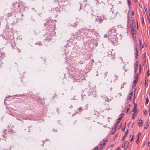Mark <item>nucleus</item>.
<instances>
[{
	"mask_svg": "<svg viewBox=\"0 0 150 150\" xmlns=\"http://www.w3.org/2000/svg\"><path fill=\"white\" fill-rule=\"evenodd\" d=\"M138 74H137L136 75H135V79H136V80H137V78H138Z\"/></svg>",
	"mask_w": 150,
	"mask_h": 150,
	"instance_id": "nucleus-23",
	"label": "nucleus"
},
{
	"mask_svg": "<svg viewBox=\"0 0 150 150\" xmlns=\"http://www.w3.org/2000/svg\"><path fill=\"white\" fill-rule=\"evenodd\" d=\"M134 51L135 52V57H137L138 56V51L137 47H134Z\"/></svg>",
	"mask_w": 150,
	"mask_h": 150,
	"instance_id": "nucleus-7",
	"label": "nucleus"
},
{
	"mask_svg": "<svg viewBox=\"0 0 150 150\" xmlns=\"http://www.w3.org/2000/svg\"><path fill=\"white\" fill-rule=\"evenodd\" d=\"M139 73H140V72H141V67H140L139 68Z\"/></svg>",
	"mask_w": 150,
	"mask_h": 150,
	"instance_id": "nucleus-41",
	"label": "nucleus"
},
{
	"mask_svg": "<svg viewBox=\"0 0 150 150\" xmlns=\"http://www.w3.org/2000/svg\"><path fill=\"white\" fill-rule=\"evenodd\" d=\"M8 132L9 133V134H13L15 133V132L12 129L8 131Z\"/></svg>",
	"mask_w": 150,
	"mask_h": 150,
	"instance_id": "nucleus-13",
	"label": "nucleus"
},
{
	"mask_svg": "<svg viewBox=\"0 0 150 150\" xmlns=\"http://www.w3.org/2000/svg\"><path fill=\"white\" fill-rule=\"evenodd\" d=\"M134 1L135 2H136V1H137V0H134Z\"/></svg>",
	"mask_w": 150,
	"mask_h": 150,
	"instance_id": "nucleus-46",
	"label": "nucleus"
},
{
	"mask_svg": "<svg viewBox=\"0 0 150 150\" xmlns=\"http://www.w3.org/2000/svg\"><path fill=\"white\" fill-rule=\"evenodd\" d=\"M138 141H139L138 140H136V143L137 144H138Z\"/></svg>",
	"mask_w": 150,
	"mask_h": 150,
	"instance_id": "nucleus-35",
	"label": "nucleus"
},
{
	"mask_svg": "<svg viewBox=\"0 0 150 150\" xmlns=\"http://www.w3.org/2000/svg\"><path fill=\"white\" fill-rule=\"evenodd\" d=\"M149 120H148L146 122V124L144 125V128L145 129H146L149 126Z\"/></svg>",
	"mask_w": 150,
	"mask_h": 150,
	"instance_id": "nucleus-4",
	"label": "nucleus"
},
{
	"mask_svg": "<svg viewBox=\"0 0 150 150\" xmlns=\"http://www.w3.org/2000/svg\"><path fill=\"white\" fill-rule=\"evenodd\" d=\"M107 139L106 138L105 139L103 140V143H102V142H101L100 143V146H102V145H103V146L105 145V143L107 142Z\"/></svg>",
	"mask_w": 150,
	"mask_h": 150,
	"instance_id": "nucleus-10",
	"label": "nucleus"
},
{
	"mask_svg": "<svg viewBox=\"0 0 150 150\" xmlns=\"http://www.w3.org/2000/svg\"><path fill=\"white\" fill-rule=\"evenodd\" d=\"M122 118V117H120L118 118V120H121Z\"/></svg>",
	"mask_w": 150,
	"mask_h": 150,
	"instance_id": "nucleus-33",
	"label": "nucleus"
},
{
	"mask_svg": "<svg viewBox=\"0 0 150 150\" xmlns=\"http://www.w3.org/2000/svg\"><path fill=\"white\" fill-rule=\"evenodd\" d=\"M128 4L129 5L130 4V2L129 0H127Z\"/></svg>",
	"mask_w": 150,
	"mask_h": 150,
	"instance_id": "nucleus-28",
	"label": "nucleus"
},
{
	"mask_svg": "<svg viewBox=\"0 0 150 150\" xmlns=\"http://www.w3.org/2000/svg\"><path fill=\"white\" fill-rule=\"evenodd\" d=\"M132 15H134V12H133V11H132Z\"/></svg>",
	"mask_w": 150,
	"mask_h": 150,
	"instance_id": "nucleus-44",
	"label": "nucleus"
},
{
	"mask_svg": "<svg viewBox=\"0 0 150 150\" xmlns=\"http://www.w3.org/2000/svg\"><path fill=\"white\" fill-rule=\"evenodd\" d=\"M145 86L146 88H147V87H148V83H145Z\"/></svg>",
	"mask_w": 150,
	"mask_h": 150,
	"instance_id": "nucleus-29",
	"label": "nucleus"
},
{
	"mask_svg": "<svg viewBox=\"0 0 150 150\" xmlns=\"http://www.w3.org/2000/svg\"><path fill=\"white\" fill-rule=\"evenodd\" d=\"M118 122H116V124H115V125H117L118 124Z\"/></svg>",
	"mask_w": 150,
	"mask_h": 150,
	"instance_id": "nucleus-42",
	"label": "nucleus"
},
{
	"mask_svg": "<svg viewBox=\"0 0 150 150\" xmlns=\"http://www.w3.org/2000/svg\"><path fill=\"white\" fill-rule=\"evenodd\" d=\"M137 80H136V79H135V80L134 81V82L135 83H136L137 82Z\"/></svg>",
	"mask_w": 150,
	"mask_h": 150,
	"instance_id": "nucleus-37",
	"label": "nucleus"
},
{
	"mask_svg": "<svg viewBox=\"0 0 150 150\" xmlns=\"http://www.w3.org/2000/svg\"><path fill=\"white\" fill-rule=\"evenodd\" d=\"M141 135V133L140 132H139L138 133L137 136L139 137Z\"/></svg>",
	"mask_w": 150,
	"mask_h": 150,
	"instance_id": "nucleus-32",
	"label": "nucleus"
},
{
	"mask_svg": "<svg viewBox=\"0 0 150 150\" xmlns=\"http://www.w3.org/2000/svg\"><path fill=\"white\" fill-rule=\"evenodd\" d=\"M116 130L115 128H113L112 129V130L111 131V134H113L116 132Z\"/></svg>",
	"mask_w": 150,
	"mask_h": 150,
	"instance_id": "nucleus-14",
	"label": "nucleus"
},
{
	"mask_svg": "<svg viewBox=\"0 0 150 150\" xmlns=\"http://www.w3.org/2000/svg\"><path fill=\"white\" fill-rule=\"evenodd\" d=\"M103 147L102 146H100L99 148H98V150H101L103 148Z\"/></svg>",
	"mask_w": 150,
	"mask_h": 150,
	"instance_id": "nucleus-24",
	"label": "nucleus"
},
{
	"mask_svg": "<svg viewBox=\"0 0 150 150\" xmlns=\"http://www.w3.org/2000/svg\"><path fill=\"white\" fill-rule=\"evenodd\" d=\"M138 68V64H136L134 65V72L135 73H136L137 70Z\"/></svg>",
	"mask_w": 150,
	"mask_h": 150,
	"instance_id": "nucleus-11",
	"label": "nucleus"
},
{
	"mask_svg": "<svg viewBox=\"0 0 150 150\" xmlns=\"http://www.w3.org/2000/svg\"><path fill=\"white\" fill-rule=\"evenodd\" d=\"M145 11L146 10V9H147L146 8H145Z\"/></svg>",
	"mask_w": 150,
	"mask_h": 150,
	"instance_id": "nucleus-47",
	"label": "nucleus"
},
{
	"mask_svg": "<svg viewBox=\"0 0 150 150\" xmlns=\"http://www.w3.org/2000/svg\"><path fill=\"white\" fill-rule=\"evenodd\" d=\"M105 127H106L105 126H104V128H105Z\"/></svg>",
	"mask_w": 150,
	"mask_h": 150,
	"instance_id": "nucleus-51",
	"label": "nucleus"
},
{
	"mask_svg": "<svg viewBox=\"0 0 150 150\" xmlns=\"http://www.w3.org/2000/svg\"><path fill=\"white\" fill-rule=\"evenodd\" d=\"M145 11L146 10V9H147L146 8H145Z\"/></svg>",
	"mask_w": 150,
	"mask_h": 150,
	"instance_id": "nucleus-48",
	"label": "nucleus"
},
{
	"mask_svg": "<svg viewBox=\"0 0 150 150\" xmlns=\"http://www.w3.org/2000/svg\"><path fill=\"white\" fill-rule=\"evenodd\" d=\"M136 114L135 113H134L132 114V118L133 119H134V117L136 116Z\"/></svg>",
	"mask_w": 150,
	"mask_h": 150,
	"instance_id": "nucleus-18",
	"label": "nucleus"
},
{
	"mask_svg": "<svg viewBox=\"0 0 150 150\" xmlns=\"http://www.w3.org/2000/svg\"><path fill=\"white\" fill-rule=\"evenodd\" d=\"M130 140L131 141H132L133 139V136H132V135H131L130 136Z\"/></svg>",
	"mask_w": 150,
	"mask_h": 150,
	"instance_id": "nucleus-21",
	"label": "nucleus"
},
{
	"mask_svg": "<svg viewBox=\"0 0 150 150\" xmlns=\"http://www.w3.org/2000/svg\"><path fill=\"white\" fill-rule=\"evenodd\" d=\"M143 112H144V113L145 115H146V114H147V111L146 110H143Z\"/></svg>",
	"mask_w": 150,
	"mask_h": 150,
	"instance_id": "nucleus-19",
	"label": "nucleus"
},
{
	"mask_svg": "<svg viewBox=\"0 0 150 150\" xmlns=\"http://www.w3.org/2000/svg\"><path fill=\"white\" fill-rule=\"evenodd\" d=\"M129 27L132 30H134L135 28H136L134 20L132 21Z\"/></svg>",
	"mask_w": 150,
	"mask_h": 150,
	"instance_id": "nucleus-1",
	"label": "nucleus"
},
{
	"mask_svg": "<svg viewBox=\"0 0 150 150\" xmlns=\"http://www.w3.org/2000/svg\"><path fill=\"white\" fill-rule=\"evenodd\" d=\"M149 116L150 117V112H149Z\"/></svg>",
	"mask_w": 150,
	"mask_h": 150,
	"instance_id": "nucleus-50",
	"label": "nucleus"
},
{
	"mask_svg": "<svg viewBox=\"0 0 150 150\" xmlns=\"http://www.w3.org/2000/svg\"><path fill=\"white\" fill-rule=\"evenodd\" d=\"M128 130H127L126 131L124 135L123 136V138H125L127 136V135L128 134Z\"/></svg>",
	"mask_w": 150,
	"mask_h": 150,
	"instance_id": "nucleus-16",
	"label": "nucleus"
},
{
	"mask_svg": "<svg viewBox=\"0 0 150 150\" xmlns=\"http://www.w3.org/2000/svg\"><path fill=\"white\" fill-rule=\"evenodd\" d=\"M124 138H123V139H122V141H124Z\"/></svg>",
	"mask_w": 150,
	"mask_h": 150,
	"instance_id": "nucleus-49",
	"label": "nucleus"
},
{
	"mask_svg": "<svg viewBox=\"0 0 150 150\" xmlns=\"http://www.w3.org/2000/svg\"><path fill=\"white\" fill-rule=\"evenodd\" d=\"M132 37L133 38V39L134 41H135V36H134V35H133Z\"/></svg>",
	"mask_w": 150,
	"mask_h": 150,
	"instance_id": "nucleus-26",
	"label": "nucleus"
},
{
	"mask_svg": "<svg viewBox=\"0 0 150 150\" xmlns=\"http://www.w3.org/2000/svg\"><path fill=\"white\" fill-rule=\"evenodd\" d=\"M103 19V17H98L97 19V21H98L99 23H101L102 22Z\"/></svg>",
	"mask_w": 150,
	"mask_h": 150,
	"instance_id": "nucleus-6",
	"label": "nucleus"
},
{
	"mask_svg": "<svg viewBox=\"0 0 150 150\" xmlns=\"http://www.w3.org/2000/svg\"><path fill=\"white\" fill-rule=\"evenodd\" d=\"M137 28H138V23H137Z\"/></svg>",
	"mask_w": 150,
	"mask_h": 150,
	"instance_id": "nucleus-40",
	"label": "nucleus"
},
{
	"mask_svg": "<svg viewBox=\"0 0 150 150\" xmlns=\"http://www.w3.org/2000/svg\"><path fill=\"white\" fill-rule=\"evenodd\" d=\"M125 127H126V126H125L122 129V131H124L125 130Z\"/></svg>",
	"mask_w": 150,
	"mask_h": 150,
	"instance_id": "nucleus-31",
	"label": "nucleus"
},
{
	"mask_svg": "<svg viewBox=\"0 0 150 150\" xmlns=\"http://www.w3.org/2000/svg\"><path fill=\"white\" fill-rule=\"evenodd\" d=\"M141 40H140L139 42V43H140V44H141Z\"/></svg>",
	"mask_w": 150,
	"mask_h": 150,
	"instance_id": "nucleus-45",
	"label": "nucleus"
},
{
	"mask_svg": "<svg viewBox=\"0 0 150 150\" xmlns=\"http://www.w3.org/2000/svg\"><path fill=\"white\" fill-rule=\"evenodd\" d=\"M148 102H149V100H148V97H147L146 99V100L145 104H147L148 103Z\"/></svg>",
	"mask_w": 150,
	"mask_h": 150,
	"instance_id": "nucleus-20",
	"label": "nucleus"
},
{
	"mask_svg": "<svg viewBox=\"0 0 150 150\" xmlns=\"http://www.w3.org/2000/svg\"><path fill=\"white\" fill-rule=\"evenodd\" d=\"M82 108H79V109H78V110H79V112H81V111L82 110Z\"/></svg>",
	"mask_w": 150,
	"mask_h": 150,
	"instance_id": "nucleus-25",
	"label": "nucleus"
},
{
	"mask_svg": "<svg viewBox=\"0 0 150 150\" xmlns=\"http://www.w3.org/2000/svg\"><path fill=\"white\" fill-rule=\"evenodd\" d=\"M132 92H131L129 94V95H128L127 98L128 100H131V98L132 96Z\"/></svg>",
	"mask_w": 150,
	"mask_h": 150,
	"instance_id": "nucleus-9",
	"label": "nucleus"
},
{
	"mask_svg": "<svg viewBox=\"0 0 150 150\" xmlns=\"http://www.w3.org/2000/svg\"><path fill=\"white\" fill-rule=\"evenodd\" d=\"M139 137H138V136H137V138H136V140H139Z\"/></svg>",
	"mask_w": 150,
	"mask_h": 150,
	"instance_id": "nucleus-36",
	"label": "nucleus"
},
{
	"mask_svg": "<svg viewBox=\"0 0 150 150\" xmlns=\"http://www.w3.org/2000/svg\"><path fill=\"white\" fill-rule=\"evenodd\" d=\"M115 31V29H113V28H111L108 31V34L110 35H111L112 32V31L114 32Z\"/></svg>",
	"mask_w": 150,
	"mask_h": 150,
	"instance_id": "nucleus-5",
	"label": "nucleus"
},
{
	"mask_svg": "<svg viewBox=\"0 0 150 150\" xmlns=\"http://www.w3.org/2000/svg\"><path fill=\"white\" fill-rule=\"evenodd\" d=\"M147 18L149 23H150V11L147 12L146 13Z\"/></svg>",
	"mask_w": 150,
	"mask_h": 150,
	"instance_id": "nucleus-3",
	"label": "nucleus"
},
{
	"mask_svg": "<svg viewBox=\"0 0 150 150\" xmlns=\"http://www.w3.org/2000/svg\"><path fill=\"white\" fill-rule=\"evenodd\" d=\"M112 42L113 43V42L112 41Z\"/></svg>",
	"mask_w": 150,
	"mask_h": 150,
	"instance_id": "nucleus-52",
	"label": "nucleus"
},
{
	"mask_svg": "<svg viewBox=\"0 0 150 150\" xmlns=\"http://www.w3.org/2000/svg\"><path fill=\"white\" fill-rule=\"evenodd\" d=\"M145 83H148V79L146 77H145Z\"/></svg>",
	"mask_w": 150,
	"mask_h": 150,
	"instance_id": "nucleus-17",
	"label": "nucleus"
},
{
	"mask_svg": "<svg viewBox=\"0 0 150 150\" xmlns=\"http://www.w3.org/2000/svg\"><path fill=\"white\" fill-rule=\"evenodd\" d=\"M149 112H150V110H149Z\"/></svg>",
	"mask_w": 150,
	"mask_h": 150,
	"instance_id": "nucleus-53",
	"label": "nucleus"
},
{
	"mask_svg": "<svg viewBox=\"0 0 150 150\" xmlns=\"http://www.w3.org/2000/svg\"><path fill=\"white\" fill-rule=\"evenodd\" d=\"M142 21H144V18L143 17H142Z\"/></svg>",
	"mask_w": 150,
	"mask_h": 150,
	"instance_id": "nucleus-38",
	"label": "nucleus"
},
{
	"mask_svg": "<svg viewBox=\"0 0 150 150\" xmlns=\"http://www.w3.org/2000/svg\"><path fill=\"white\" fill-rule=\"evenodd\" d=\"M148 145L149 146H150V141L148 143Z\"/></svg>",
	"mask_w": 150,
	"mask_h": 150,
	"instance_id": "nucleus-39",
	"label": "nucleus"
},
{
	"mask_svg": "<svg viewBox=\"0 0 150 150\" xmlns=\"http://www.w3.org/2000/svg\"><path fill=\"white\" fill-rule=\"evenodd\" d=\"M139 122L138 123L137 125L139 127H140L142 125L143 122L142 120L141 119L139 120Z\"/></svg>",
	"mask_w": 150,
	"mask_h": 150,
	"instance_id": "nucleus-8",
	"label": "nucleus"
},
{
	"mask_svg": "<svg viewBox=\"0 0 150 150\" xmlns=\"http://www.w3.org/2000/svg\"><path fill=\"white\" fill-rule=\"evenodd\" d=\"M120 148L118 147L116 150H119Z\"/></svg>",
	"mask_w": 150,
	"mask_h": 150,
	"instance_id": "nucleus-43",
	"label": "nucleus"
},
{
	"mask_svg": "<svg viewBox=\"0 0 150 150\" xmlns=\"http://www.w3.org/2000/svg\"><path fill=\"white\" fill-rule=\"evenodd\" d=\"M142 25L144 26V21H142Z\"/></svg>",
	"mask_w": 150,
	"mask_h": 150,
	"instance_id": "nucleus-30",
	"label": "nucleus"
},
{
	"mask_svg": "<svg viewBox=\"0 0 150 150\" xmlns=\"http://www.w3.org/2000/svg\"><path fill=\"white\" fill-rule=\"evenodd\" d=\"M129 108H127V110L126 111V113H127L128 112V111L129 110Z\"/></svg>",
	"mask_w": 150,
	"mask_h": 150,
	"instance_id": "nucleus-34",
	"label": "nucleus"
},
{
	"mask_svg": "<svg viewBox=\"0 0 150 150\" xmlns=\"http://www.w3.org/2000/svg\"><path fill=\"white\" fill-rule=\"evenodd\" d=\"M136 105H134V107L133 110H132V111L134 112V113H136L137 112V110H136Z\"/></svg>",
	"mask_w": 150,
	"mask_h": 150,
	"instance_id": "nucleus-12",
	"label": "nucleus"
},
{
	"mask_svg": "<svg viewBox=\"0 0 150 150\" xmlns=\"http://www.w3.org/2000/svg\"><path fill=\"white\" fill-rule=\"evenodd\" d=\"M4 132V134L3 135V137L4 138H5L6 137V136H5V134H7L6 133V132H7V130L6 129H5V130H4L3 131Z\"/></svg>",
	"mask_w": 150,
	"mask_h": 150,
	"instance_id": "nucleus-15",
	"label": "nucleus"
},
{
	"mask_svg": "<svg viewBox=\"0 0 150 150\" xmlns=\"http://www.w3.org/2000/svg\"><path fill=\"white\" fill-rule=\"evenodd\" d=\"M150 74V73L149 72V69L147 71V76H148Z\"/></svg>",
	"mask_w": 150,
	"mask_h": 150,
	"instance_id": "nucleus-22",
	"label": "nucleus"
},
{
	"mask_svg": "<svg viewBox=\"0 0 150 150\" xmlns=\"http://www.w3.org/2000/svg\"><path fill=\"white\" fill-rule=\"evenodd\" d=\"M129 144V142L128 141H125L124 143V149H127L128 147V145Z\"/></svg>",
	"mask_w": 150,
	"mask_h": 150,
	"instance_id": "nucleus-2",
	"label": "nucleus"
},
{
	"mask_svg": "<svg viewBox=\"0 0 150 150\" xmlns=\"http://www.w3.org/2000/svg\"><path fill=\"white\" fill-rule=\"evenodd\" d=\"M125 67H124L123 69L124 70V71L125 72H127L128 70L127 69H125Z\"/></svg>",
	"mask_w": 150,
	"mask_h": 150,
	"instance_id": "nucleus-27",
	"label": "nucleus"
}]
</instances>
